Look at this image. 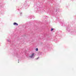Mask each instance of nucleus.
Segmentation results:
<instances>
[{"label":"nucleus","instance_id":"obj_1","mask_svg":"<svg viewBox=\"0 0 76 76\" xmlns=\"http://www.w3.org/2000/svg\"><path fill=\"white\" fill-rule=\"evenodd\" d=\"M34 53L32 54V55L30 56V58H34Z\"/></svg>","mask_w":76,"mask_h":76},{"label":"nucleus","instance_id":"obj_5","mask_svg":"<svg viewBox=\"0 0 76 76\" xmlns=\"http://www.w3.org/2000/svg\"><path fill=\"white\" fill-rule=\"evenodd\" d=\"M38 58H39V57L37 58L36 59L37 60L38 59Z\"/></svg>","mask_w":76,"mask_h":76},{"label":"nucleus","instance_id":"obj_4","mask_svg":"<svg viewBox=\"0 0 76 76\" xmlns=\"http://www.w3.org/2000/svg\"><path fill=\"white\" fill-rule=\"evenodd\" d=\"M36 51H38V48H36Z\"/></svg>","mask_w":76,"mask_h":76},{"label":"nucleus","instance_id":"obj_2","mask_svg":"<svg viewBox=\"0 0 76 76\" xmlns=\"http://www.w3.org/2000/svg\"><path fill=\"white\" fill-rule=\"evenodd\" d=\"M13 25H17V26H18V24L16 23H14Z\"/></svg>","mask_w":76,"mask_h":76},{"label":"nucleus","instance_id":"obj_3","mask_svg":"<svg viewBox=\"0 0 76 76\" xmlns=\"http://www.w3.org/2000/svg\"><path fill=\"white\" fill-rule=\"evenodd\" d=\"M53 28H51V31H53Z\"/></svg>","mask_w":76,"mask_h":76}]
</instances>
